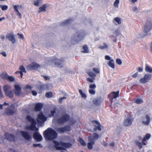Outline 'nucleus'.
<instances>
[{"label":"nucleus","instance_id":"26","mask_svg":"<svg viewBox=\"0 0 152 152\" xmlns=\"http://www.w3.org/2000/svg\"><path fill=\"white\" fill-rule=\"evenodd\" d=\"M151 137V135L150 134H147L145 135L142 140V143L143 145H146V143L144 142L146 141V140H148Z\"/></svg>","mask_w":152,"mask_h":152},{"label":"nucleus","instance_id":"8","mask_svg":"<svg viewBox=\"0 0 152 152\" xmlns=\"http://www.w3.org/2000/svg\"><path fill=\"white\" fill-rule=\"evenodd\" d=\"M11 87L8 85L4 86L3 89L5 95L10 98H12L14 96V94L12 90H10Z\"/></svg>","mask_w":152,"mask_h":152},{"label":"nucleus","instance_id":"31","mask_svg":"<svg viewBox=\"0 0 152 152\" xmlns=\"http://www.w3.org/2000/svg\"><path fill=\"white\" fill-rule=\"evenodd\" d=\"M8 75L6 72H2L0 75L1 77L3 79L7 80Z\"/></svg>","mask_w":152,"mask_h":152},{"label":"nucleus","instance_id":"20","mask_svg":"<svg viewBox=\"0 0 152 152\" xmlns=\"http://www.w3.org/2000/svg\"><path fill=\"white\" fill-rule=\"evenodd\" d=\"M133 119L130 117H128L124 121V125L126 126H128L132 125Z\"/></svg>","mask_w":152,"mask_h":152},{"label":"nucleus","instance_id":"33","mask_svg":"<svg viewBox=\"0 0 152 152\" xmlns=\"http://www.w3.org/2000/svg\"><path fill=\"white\" fill-rule=\"evenodd\" d=\"M152 29V27L151 26L150 27L147 26H146L144 27V31L145 33H147L150 31Z\"/></svg>","mask_w":152,"mask_h":152},{"label":"nucleus","instance_id":"58","mask_svg":"<svg viewBox=\"0 0 152 152\" xmlns=\"http://www.w3.org/2000/svg\"><path fill=\"white\" fill-rule=\"evenodd\" d=\"M42 76L43 77V78H44L45 80H48L50 79V78L49 77L47 76L42 75Z\"/></svg>","mask_w":152,"mask_h":152},{"label":"nucleus","instance_id":"23","mask_svg":"<svg viewBox=\"0 0 152 152\" xmlns=\"http://www.w3.org/2000/svg\"><path fill=\"white\" fill-rule=\"evenodd\" d=\"M13 8L17 12L16 14L18 16L19 18H22V15L19 12V11L18 8L20 7V8H21L22 6L21 5H13Z\"/></svg>","mask_w":152,"mask_h":152},{"label":"nucleus","instance_id":"59","mask_svg":"<svg viewBox=\"0 0 152 152\" xmlns=\"http://www.w3.org/2000/svg\"><path fill=\"white\" fill-rule=\"evenodd\" d=\"M104 46H101V48L102 49H103L105 48H107V45L105 43L104 44Z\"/></svg>","mask_w":152,"mask_h":152},{"label":"nucleus","instance_id":"30","mask_svg":"<svg viewBox=\"0 0 152 152\" xmlns=\"http://www.w3.org/2000/svg\"><path fill=\"white\" fill-rule=\"evenodd\" d=\"M72 20L71 19H69L68 20H65L60 24V26H63L69 24Z\"/></svg>","mask_w":152,"mask_h":152},{"label":"nucleus","instance_id":"21","mask_svg":"<svg viewBox=\"0 0 152 152\" xmlns=\"http://www.w3.org/2000/svg\"><path fill=\"white\" fill-rule=\"evenodd\" d=\"M43 107L42 104L41 103H38L35 105L34 110L35 112L39 111L42 109Z\"/></svg>","mask_w":152,"mask_h":152},{"label":"nucleus","instance_id":"5","mask_svg":"<svg viewBox=\"0 0 152 152\" xmlns=\"http://www.w3.org/2000/svg\"><path fill=\"white\" fill-rule=\"evenodd\" d=\"M92 70L95 72V73L90 71L88 72H86L88 75L91 77V78H87L86 80L87 81L91 83L94 82V81L95 79V77L96 76V74L99 73L100 72L99 69L98 68H94Z\"/></svg>","mask_w":152,"mask_h":152},{"label":"nucleus","instance_id":"42","mask_svg":"<svg viewBox=\"0 0 152 152\" xmlns=\"http://www.w3.org/2000/svg\"><path fill=\"white\" fill-rule=\"evenodd\" d=\"M56 113V110L55 109L51 110V111L50 114L49 115V117H54V114Z\"/></svg>","mask_w":152,"mask_h":152},{"label":"nucleus","instance_id":"40","mask_svg":"<svg viewBox=\"0 0 152 152\" xmlns=\"http://www.w3.org/2000/svg\"><path fill=\"white\" fill-rule=\"evenodd\" d=\"M79 92L82 97L84 98H86V94L83 93L82 90L80 89L79 90Z\"/></svg>","mask_w":152,"mask_h":152},{"label":"nucleus","instance_id":"13","mask_svg":"<svg viewBox=\"0 0 152 152\" xmlns=\"http://www.w3.org/2000/svg\"><path fill=\"white\" fill-rule=\"evenodd\" d=\"M40 67V65L35 62H33L27 66V69L28 70H34L38 69Z\"/></svg>","mask_w":152,"mask_h":152},{"label":"nucleus","instance_id":"11","mask_svg":"<svg viewBox=\"0 0 152 152\" xmlns=\"http://www.w3.org/2000/svg\"><path fill=\"white\" fill-rule=\"evenodd\" d=\"M91 123L95 127L93 129L94 132H96L97 130L101 131L102 130L101 127L102 126L100 123L97 121L93 120L91 121Z\"/></svg>","mask_w":152,"mask_h":152},{"label":"nucleus","instance_id":"27","mask_svg":"<svg viewBox=\"0 0 152 152\" xmlns=\"http://www.w3.org/2000/svg\"><path fill=\"white\" fill-rule=\"evenodd\" d=\"M47 7V5L46 4H43L42 7H40L39 8V10H38V13H40L42 12H46V8Z\"/></svg>","mask_w":152,"mask_h":152},{"label":"nucleus","instance_id":"61","mask_svg":"<svg viewBox=\"0 0 152 152\" xmlns=\"http://www.w3.org/2000/svg\"><path fill=\"white\" fill-rule=\"evenodd\" d=\"M137 72L135 73L132 75V77H136L137 76Z\"/></svg>","mask_w":152,"mask_h":152},{"label":"nucleus","instance_id":"25","mask_svg":"<svg viewBox=\"0 0 152 152\" xmlns=\"http://www.w3.org/2000/svg\"><path fill=\"white\" fill-rule=\"evenodd\" d=\"M16 111L9 108H6L4 112L5 114L8 115H12L14 114Z\"/></svg>","mask_w":152,"mask_h":152},{"label":"nucleus","instance_id":"15","mask_svg":"<svg viewBox=\"0 0 152 152\" xmlns=\"http://www.w3.org/2000/svg\"><path fill=\"white\" fill-rule=\"evenodd\" d=\"M119 91H118L116 92L115 91L112 92L108 95V98L110 99H111L112 100L113 99H115L119 97Z\"/></svg>","mask_w":152,"mask_h":152},{"label":"nucleus","instance_id":"39","mask_svg":"<svg viewBox=\"0 0 152 152\" xmlns=\"http://www.w3.org/2000/svg\"><path fill=\"white\" fill-rule=\"evenodd\" d=\"M135 102L137 104H140L143 102V100L141 98H138L136 99Z\"/></svg>","mask_w":152,"mask_h":152},{"label":"nucleus","instance_id":"63","mask_svg":"<svg viewBox=\"0 0 152 152\" xmlns=\"http://www.w3.org/2000/svg\"><path fill=\"white\" fill-rule=\"evenodd\" d=\"M133 11H136L137 10V8L136 7H134L133 9Z\"/></svg>","mask_w":152,"mask_h":152},{"label":"nucleus","instance_id":"18","mask_svg":"<svg viewBox=\"0 0 152 152\" xmlns=\"http://www.w3.org/2000/svg\"><path fill=\"white\" fill-rule=\"evenodd\" d=\"M15 90L14 93L15 95L17 96H20L21 91V88L18 85L15 84L14 86Z\"/></svg>","mask_w":152,"mask_h":152},{"label":"nucleus","instance_id":"16","mask_svg":"<svg viewBox=\"0 0 152 152\" xmlns=\"http://www.w3.org/2000/svg\"><path fill=\"white\" fill-rule=\"evenodd\" d=\"M5 136L8 140L10 141L15 142V137L13 134L8 133H5Z\"/></svg>","mask_w":152,"mask_h":152},{"label":"nucleus","instance_id":"53","mask_svg":"<svg viewBox=\"0 0 152 152\" xmlns=\"http://www.w3.org/2000/svg\"><path fill=\"white\" fill-rule=\"evenodd\" d=\"M33 146L34 147H39L40 148L42 147V146L40 144L35 143L33 144Z\"/></svg>","mask_w":152,"mask_h":152},{"label":"nucleus","instance_id":"34","mask_svg":"<svg viewBox=\"0 0 152 152\" xmlns=\"http://www.w3.org/2000/svg\"><path fill=\"white\" fill-rule=\"evenodd\" d=\"M93 103L95 105H100L101 102V100L99 99H96L93 100Z\"/></svg>","mask_w":152,"mask_h":152},{"label":"nucleus","instance_id":"36","mask_svg":"<svg viewBox=\"0 0 152 152\" xmlns=\"http://www.w3.org/2000/svg\"><path fill=\"white\" fill-rule=\"evenodd\" d=\"M42 1V0H36V1H34V4L36 6L38 7L41 4Z\"/></svg>","mask_w":152,"mask_h":152},{"label":"nucleus","instance_id":"64","mask_svg":"<svg viewBox=\"0 0 152 152\" xmlns=\"http://www.w3.org/2000/svg\"><path fill=\"white\" fill-rule=\"evenodd\" d=\"M110 146L114 147L115 146L114 143L113 142H112L110 144Z\"/></svg>","mask_w":152,"mask_h":152},{"label":"nucleus","instance_id":"9","mask_svg":"<svg viewBox=\"0 0 152 152\" xmlns=\"http://www.w3.org/2000/svg\"><path fill=\"white\" fill-rule=\"evenodd\" d=\"M52 61L58 67L62 68L63 67L64 60L63 58L61 59L54 58L52 60Z\"/></svg>","mask_w":152,"mask_h":152},{"label":"nucleus","instance_id":"10","mask_svg":"<svg viewBox=\"0 0 152 152\" xmlns=\"http://www.w3.org/2000/svg\"><path fill=\"white\" fill-rule=\"evenodd\" d=\"M47 119V117L45 116L41 112L37 115V121L39 124H41L45 121Z\"/></svg>","mask_w":152,"mask_h":152},{"label":"nucleus","instance_id":"7","mask_svg":"<svg viewBox=\"0 0 152 152\" xmlns=\"http://www.w3.org/2000/svg\"><path fill=\"white\" fill-rule=\"evenodd\" d=\"M70 116L67 113L62 115L61 117L57 120V121L59 124H62L67 122L69 121Z\"/></svg>","mask_w":152,"mask_h":152},{"label":"nucleus","instance_id":"32","mask_svg":"<svg viewBox=\"0 0 152 152\" xmlns=\"http://www.w3.org/2000/svg\"><path fill=\"white\" fill-rule=\"evenodd\" d=\"M78 141L82 146H85L86 145V143L81 137H79Z\"/></svg>","mask_w":152,"mask_h":152},{"label":"nucleus","instance_id":"28","mask_svg":"<svg viewBox=\"0 0 152 152\" xmlns=\"http://www.w3.org/2000/svg\"><path fill=\"white\" fill-rule=\"evenodd\" d=\"M145 117L147 119L146 121H142V122L144 124L148 125L150 122V118L149 115L147 114L145 115Z\"/></svg>","mask_w":152,"mask_h":152},{"label":"nucleus","instance_id":"17","mask_svg":"<svg viewBox=\"0 0 152 152\" xmlns=\"http://www.w3.org/2000/svg\"><path fill=\"white\" fill-rule=\"evenodd\" d=\"M20 133L23 138L27 140H29L31 138V137L27 132L23 131H20Z\"/></svg>","mask_w":152,"mask_h":152},{"label":"nucleus","instance_id":"49","mask_svg":"<svg viewBox=\"0 0 152 152\" xmlns=\"http://www.w3.org/2000/svg\"><path fill=\"white\" fill-rule=\"evenodd\" d=\"M89 93L92 95L94 94H95L96 92L93 89H90L89 90Z\"/></svg>","mask_w":152,"mask_h":152},{"label":"nucleus","instance_id":"6","mask_svg":"<svg viewBox=\"0 0 152 152\" xmlns=\"http://www.w3.org/2000/svg\"><path fill=\"white\" fill-rule=\"evenodd\" d=\"M76 33L77 35V38H76L74 36V38L72 39L71 42L73 44L78 43V41H80L83 39L86 35V32L83 30L77 32Z\"/></svg>","mask_w":152,"mask_h":152},{"label":"nucleus","instance_id":"46","mask_svg":"<svg viewBox=\"0 0 152 152\" xmlns=\"http://www.w3.org/2000/svg\"><path fill=\"white\" fill-rule=\"evenodd\" d=\"M0 7L1 8L2 10H5L8 9V7L7 5H0Z\"/></svg>","mask_w":152,"mask_h":152},{"label":"nucleus","instance_id":"35","mask_svg":"<svg viewBox=\"0 0 152 152\" xmlns=\"http://www.w3.org/2000/svg\"><path fill=\"white\" fill-rule=\"evenodd\" d=\"M83 53H87L88 52V49L87 45H86L83 46Z\"/></svg>","mask_w":152,"mask_h":152},{"label":"nucleus","instance_id":"19","mask_svg":"<svg viewBox=\"0 0 152 152\" xmlns=\"http://www.w3.org/2000/svg\"><path fill=\"white\" fill-rule=\"evenodd\" d=\"M33 137L36 140L38 141H41L42 140V136L37 132H35L34 133Z\"/></svg>","mask_w":152,"mask_h":152},{"label":"nucleus","instance_id":"51","mask_svg":"<svg viewBox=\"0 0 152 152\" xmlns=\"http://www.w3.org/2000/svg\"><path fill=\"white\" fill-rule=\"evenodd\" d=\"M66 99V97L64 96L59 98L58 99V102L59 103H61L62 102L63 99Z\"/></svg>","mask_w":152,"mask_h":152},{"label":"nucleus","instance_id":"43","mask_svg":"<svg viewBox=\"0 0 152 152\" xmlns=\"http://www.w3.org/2000/svg\"><path fill=\"white\" fill-rule=\"evenodd\" d=\"M45 96L48 98L52 97L53 96V93L51 92H47L45 94Z\"/></svg>","mask_w":152,"mask_h":152},{"label":"nucleus","instance_id":"37","mask_svg":"<svg viewBox=\"0 0 152 152\" xmlns=\"http://www.w3.org/2000/svg\"><path fill=\"white\" fill-rule=\"evenodd\" d=\"M135 144L136 145L138 146L139 149H141L142 148V142H140L138 141H136L135 142Z\"/></svg>","mask_w":152,"mask_h":152},{"label":"nucleus","instance_id":"62","mask_svg":"<svg viewBox=\"0 0 152 152\" xmlns=\"http://www.w3.org/2000/svg\"><path fill=\"white\" fill-rule=\"evenodd\" d=\"M143 69L141 67H139L138 69V71L139 72H142V71Z\"/></svg>","mask_w":152,"mask_h":152},{"label":"nucleus","instance_id":"44","mask_svg":"<svg viewBox=\"0 0 152 152\" xmlns=\"http://www.w3.org/2000/svg\"><path fill=\"white\" fill-rule=\"evenodd\" d=\"M114 20L118 24H121V19L119 18L116 17L114 18Z\"/></svg>","mask_w":152,"mask_h":152},{"label":"nucleus","instance_id":"55","mask_svg":"<svg viewBox=\"0 0 152 152\" xmlns=\"http://www.w3.org/2000/svg\"><path fill=\"white\" fill-rule=\"evenodd\" d=\"M4 97V95L1 91V86H0V98L1 99Z\"/></svg>","mask_w":152,"mask_h":152},{"label":"nucleus","instance_id":"57","mask_svg":"<svg viewBox=\"0 0 152 152\" xmlns=\"http://www.w3.org/2000/svg\"><path fill=\"white\" fill-rule=\"evenodd\" d=\"M31 92H32V95L34 96H36L37 94V92L35 91H34V90L32 91Z\"/></svg>","mask_w":152,"mask_h":152},{"label":"nucleus","instance_id":"38","mask_svg":"<svg viewBox=\"0 0 152 152\" xmlns=\"http://www.w3.org/2000/svg\"><path fill=\"white\" fill-rule=\"evenodd\" d=\"M145 70L147 72H149L150 73L152 72V68L150 66L147 65L145 67Z\"/></svg>","mask_w":152,"mask_h":152},{"label":"nucleus","instance_id":"29","mask_svg":"<svg viewBox=\"0 0 152 152\" xmlns=\"http://www.w3.org/2000/svg\"><path fill=\"white\" fill-rule=\"evenodd\" d=\"M107 65L113 69H114L115 67L114 60L113 59L110 60L107 63Z\"/></svg>","mask_w":152,"mask_h":152},{"label":"nucleus","instance_id":"2","mask_svg":"<svg viewBox=\"0 0 152 152\" xmlns=\"http://www.w3.org/2000/svg\"><path fill=\"white\" fill-rule=\"evenodd\" d=\"M53 142L54 144V146L56 149L58 150H65L66 149L72 147V145L69 142H65L63 141L59 142L53 140Z\"/></svg>","mask_w":152,"mask_h":152},{"label":"nucleus","instance_id":"56","mask_svg":"<svg viewBox=\"0 0 152 152\" xmlns=\"http://www.w3.org/2000/svg\"><path fill=\"white\" fill-rule=\"evenodd\" d=\"M105 59L106 60H111V58L110 57L108 56V55H107V56H105Z\"/></svg>","mask_w":152,"mask_h":152},{"label":"nucleus","instance_id":"3","mask_svg":"<svg viewBox=\"0 0 152 152\" xmlns=\"http://www.w3.org/2000/svg\"><path fill=\"white\" fill-rule=\"evenodd\" d=\"M99 137V135L96 133H94L93 135L88 137V139L89 142L87 143V147L89 149L91 150L93 148V145L95 144V141Z\"/></svg>","mask_w":152,"mask_h":152},{"label":"nucleus","instance_id":"47","mask_svg":"<svg viewBox=\"0 0 152 152\" xmlns=\"http://www.w3.org/2000/svg\"><path fill=\"white\" fill-rule=\"evenodd\" d=\"M119 3V0H115L114 3V6L116 7H118V4Z\"/></svg>","mask_w":152,"mask_h":152},{"label":"nucleus","instance_id":"24","mask_svg":"<svg viewBox=\"0 0 152 152\" xmlns=\"http://www.w3.org/2000/svg\"><path fill=\"white\" fill-rule=\"evenodd\" d=\"M37 89L39 91V93H41L42 92L45 90L46 89V86L45 84H43L38 86L37 87Z\"/></svg>","mask_w":152,"mask_h":152},{"label":"nucleus","instance_id":"50","mask_svg":"<svg viewBox=\"0 0 152 152\" xmlns=\"http://www.w3.org/2000/svg\"><path fill=\"white\" fill-rule=\"evenodd\" d=\"M116 63L118 65H121L122 63V62L121 60L119 58H117L116 61Z\"/></svg>","mask_w":152,"mask_h":152},{"label":"nucleus","instance_id":"52","mask_svg":"<svg viewBox=\"0 0 152 152\" xmlns=\"http://www.w3.org/2000/svg\"><path fill=\"white\" fill-rule=\"evenodd\" d=\"M24 88L26 89H29L30 90H31L32 88V87L28 84H27L25 86Z\"/></svg>","mask_w":152,"mask_h":152},{"label":"nucleus","instance_id":"22","mask_svg":"<svg viewBox=\"0 0 152 152\" xmlns=\"http://www.w3.org/2000/svg\"><path fill=\"white\" fill-rule=\"evenodd\" d=\"M6 38L8 39L9 40L11 41L13 44H14L15 42V39L14 38V35L11 34H8L6 35Z\"/></svg>","mask_w":152,"mask_h":152},{"label":"nucleus","instance_id":"12","mask_svg":"<svg viewBox=\"0 0 152 152\" xmlns=\"http://www.w3.org/2000/svg\"><path fill=\"white\" fill-rule=\"evenodd\" d=\"M71 130V127L69 125H66L64 127L58 128L56 129V131L58 132L61 133H63L65 132H69Z\"/></svg>","mask_w":152,"mask_h":152},{"label":"nucleus","instance_id":"45","mask_svg":"<svg viewBox=\"0 0 152 152\" xmlns=\"http://www.w3.org/2000/svg\"><path fill=\"white\" fill-rule=\"evenodd\" d=\"M19 69L20 70V71H22V72H23L24 73L26 72L25 69L23 65L20 66Z\"/></svg>","mask_w":152,"mask_h":152},{"label":"nucleus","instance_id":"14","mask_svg":"<svg viewBox=\"0 0 152 152\" xmlns=\"http://www.w3.org/2000/svg\"><path fill=\"white\" fill-rule=\"evenodd\" d=\"M151 77V75L146 74L144 75L143 78L140 79V82L142 83H145L150 80Z\"/></svg>","mask_w":152,"mask_h":152},{"label":"nucleus","instance_id":"4","mask_svg":"<svg viewBox=\"0 0 152 152\" xmlns=\"http://www.w3.org/2000/svg\"><path fill=\"white\" fill-rule=\"evenodd\" d=\"M26 118L31 123L30 126H27L26 129L31 130H38V129L36 127L37 123L35 120L31 116L28 115L26 116Z\"/></svg>","mask_w":152,"mask_h":152},{"label":"nucleus","instance_id":"1","mask_svg":"<svg viewBox=\"0 0 152 152\" xmlns=\"http://www.w3.org/2000/svg\"><path fill=\"white\" fill-rule=\"evenodd\" d=\"M43 135L46 139L52 140L57 138L58 134L54 129L49 128L44 132Z\"/></svg>","mask_w":152,"mask_h":152},{"label":"nucleus","instance_id":"41","mask_svg":"<svg viewBox=\"0 0 152 152\" xmlns=\"http://www.w3.org/2000/svg\"><path fill=\"white\" fill-rule=\"evenodd\" d=\"M7 80L10 82H14L15 80L14 78L12 76H8Z\"/></svg>","mask_w":152,"mask_h":152},{"label":"nucleus","instance_id":"48","mask_svg":"<svg viewBox=\"0 0 152 152\" xmlns=\"http://www.w3.org/2000/svg\"><path fill=\"white\" fill-rule=\"evenodd\" d=\"M96 87V85L95 84H91L89 86V88L90 89H94Z\"/></svg>","mask_w":152,"mask_h":152},{"label":"nucleus","instance_id":"60","mask_svg":"<svg viewBox=\"0 0 152 152\" xmlns=\"http://www.w3.org/2000/svg\"><path fill=\"white\" fill-rule=\"evenodd\" d=\"M0 54L2 55L4 57H6L7 54L6 53L4 52H2Z\"/></svg>","mask_w":152,"mask_h":152},{"label":"nucleus","instance_id":"54","mask_svg":"<svg viewBox=\"0 0 152 152\" xmlns=\"http://www.w3.org/2000/svg\"><path fill=\"white\" fill-rule=\"evenodd\" d=\"M17 35L19 36V37L21 39H24V37L23 36V34H20V33H18L17 34Z\"/></svg>","mask_w":152,"mask_h":152}]
</instances>
